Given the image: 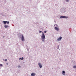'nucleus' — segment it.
Here are the masks:
<instances>
[{"instance_id":"obj_1","label":"nucleus","mask_w":76,"mask_h":76,"mask_svg":"<svg viewBox=\"0 0 76 76\" xmlns=\"http://www.w3.org/2000/svg\"><path fill=\"white\" fill-rule=\"evenodd\" d=\"M42 32V36H41V38L42 39H45V35L44 34L43 32Z\"/></svg>"},{"instance_id":"obj_2","label":"nucleus","mask_w":76,"mask_h":76,"mask_svg":"<svg viewBox=\"0 0 76 76\" xmlns=\"http://www.w3.org/2000/svg\"><path fill=\"white\" fill-rule=\"evenodd\" d=\"M3 23H4V24L6 25V23H7V24H9V22L7 21H4L3 22Z\"/></svg>"},{"instance_id":"obj_3","label":"nucleus","mask_w":76,"mask_h":76,"mask_svg":"<svg viewBox=\"0 0 76 76\" xmlns=\"http://www.w3.org/2000/svg\"><path fill=\"white\" fill-rule=\"evenodd\" d=\"M38 65L40 67V68H42V65L41 64V63H38Z\"/></svg>"},{"instance_id":"obj_4","label":"nucleus","mask_w":76,"mask_h":76,"mask_svg":"<svg viewBox=\"0 0 76 76\" xmlns=\"http://www.w3.org/2000/svg\"><path fill=\"white\" fill-rule=\"evenodd\" d=\"M55 30H56V31H58L59 30V29L57 27H55Z\"/></svg>"},{"instance_id":"obj_5","label":"nucleus","mask_w":76,"mask_h":76,"mask_svg":"<svg viewBox=\"0 0 76 76\" xmlns=\"http://www.w3.org/2000/svg\"><path fill=\"white\" fill-rule=\"evenodd\" d=\"M21 39L22 41H24V37H23V36L22 35V36L21 37Z\"/></svg>"},{"instance_id":"obj_6","label":"nucleus","mask_w":76,"mask_h":76,"mask_svg":"<svg viewBox=\"0 0 76 76\" xmlns=\"http://www.w3.org/2000/svg\"><path fill=\"white\" fill-rule=\"evenodd\" d=\"M66 17L65 16H62L60 17V18H66Z\"/></svg>"},{"instance_id":"obj_7","label":"nucleus","mask_w":76,"mask_h":76,"mask_svg":"<svg viewBox=\"0 0 76 76\" xmlns=\"http://www.w3.org/2000/svg\"><path fill=\"white\" fill-rule=\"evenodd\" d=\"M35 74L34 73H32L31 74V76H35Z\"/></svg>"},{"instance_id":"obj_8","label":"nucleus","mask_w":76,"mask_h":76,"mask_svg":"<svg viewBox=\"0 0 76 76\" xmlns=\"http://www.w3.org/2000/svg\"><path fill=\"white\" fill-rule=\"evenodd\" d=\"M61 39H62V37H60L59 38L57 39V40H58V41H60V40H61Z\"/></svg>"},{"instance_id":"obj_9","label":"nucleus","mask_w":76,"mask_h":76,"mask_svg":"<svg viewBox=\"0 0 76 76\" xmlns=\"http://www.w3.org/2000/svg\"><path fill=\"white\" fill-rule=\"evenodd\" d=\"M62 74L63 75H65V71H63Z\"/></svg>"},{"instance_id":"obj_10","label":"nucleus","mask_w":76,"mask_h":76,"mask_svg":"<svg viewBox=\"0 0 76 76\" xmlns=\"http://www.w3.org/2000/svg\"><path fill=\"white\" fill-rule=\"evenodd\" d=\"M4 27H5V28H8V27H9V26H7V25H5L4 26Z\"/></svg>"},{"instance_id":"obj_11","label":"nucleus","mask_w":76,"mask_h":76,"mask_svg":"<svg viewBox=\"0 0 76 76\" xmlns=\"http://www.w3.org/2000/svg\"><path fill=\"white\" fill-rule=\"evenodd\" d=\"M21 59V60H23V57H22V58H20V60Z\"/></svg>"},{"instance_id":"obj_12","label":"nucleus","mask_w":76,"mask_h":76,"mask_svg":"<svg viewBox=\"0 0 76 76\" xmlns=\"http://www.w3.org/2000/svg\"><path fill=\"white\" fill-rule=\"evenodd\" d=\"M73 67V68H75V69L76 68V66H74Z\"/></svg>"},{"instance_id":"obj_13","label":"nucleus","mask_w":76,"mask_h":76,"mask_svg":"<svg viewBox=\"0 0 76 76\" xmlns=\"http://www.w3.org/2000/svg\"><path fill=\"white\" fill-rule=\"evenodd\" d=\"M42 39V41L44 42V40H45V39Z\"/></svg>"},{"instance_id":"obj_14","label":"nucleus","mask_w":76,"mask_h":76,"mask_svg":"<svg viewBox=\"0 0 76 76\" xmlns=\"http://www.w3.org/2000/svg\"><path fill=\"white\" fill-rule=\"evenodd\" d=\"M0 67L2 66V64H0Z\"/></svg>"},{"instance_id":"obj_15","label":"nucleus","mask_w":76,"mask_h":76,"mask_svg":"<svg viewBox=\"0 0 76 76\" xmlns=\"http://www.w3.org/2000/svg\"><path fill=\"white\" fill-rule=\"evenodd\" d=\"M39 33H41V32H42V31H39Z\"/></svg>"},{"instance_id":"obj_16","label":"nucleus","mask_w":76,"mask_h":76,"mask_svg":"<svg viewBox=\"0 0 76 76\" xmlns=\"http://www.w3.org/2000/svg\"><path fill=\"white\" fill-rule=\"evenodd\" d=\"M7 59H6L5 60V61H7Z\"/></svg>"},{"instance_id":"obj_17","label":"nucleus","mask_w":76,"mask_h":76,"mask_svg":"<svg viewBox=\"0 0 76 76\" xmlns=\"http://www.w3.org/2000/svg\"><path fill=\"white\" fill-rule=\"evenodd\" d=\"M44 32H45V33H46V32H47V31H44Z\"/></svg>"},{"instance_id":"obj_18","label":"nucleus","mask_w":76,"mask_h":76,"mask_svg":"<svg viewBox=\"0 0 76 76\" xmlns=\"http://www.w3.org/2000/svg\"><path fill=\"white\" fill-rule=\"evenodd\" d=\"M56 26H57V25H55L54 26H56Z\"/></svg>"},{"instance_id":"obj_19","label":"nucleus","mask_w":76,"mask_h":76,"mask_svg":"<svg viewBox=\"0 0 76 76\" xmlns=\"http://www.w3.org/2000/svg\"><path fill=\"white\" fill-rule=\"evenodd\" d=\"M68 1V0H66V1Z\"/></svg>"},{"instance_id":"obj_20","label":"nucleus","mask_w":76,"mask_h":76,"mask_svg":"<svg viewBox=\"0 0 76 76\" xmlns=\"http://www.w3.org/2000/svg\"><path fill=\"white\" fill-rule=\"evenodd\" d=\"M19 67H20V66H18Z\"/></svg>"}]
</instances>
